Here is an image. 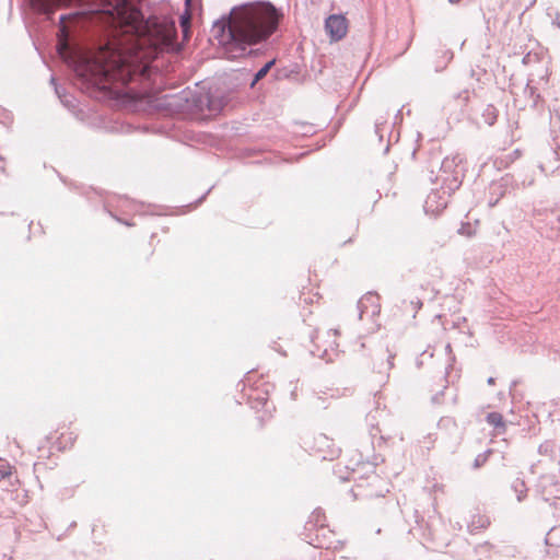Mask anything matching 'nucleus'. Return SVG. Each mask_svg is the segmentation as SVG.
Returning a JSON list of instances; mask_svg holds the SVG:
<instances>
[{"label": "nucleus", "instance_id": "nucleus-1", "mask_svg": "<svg viewBox=\"0 0 560 560\" xmlns=\"http://www.w3.org/2000/svg\"><path fill=\"white\" fill-rule=\"evenodd\" d=\"M35 10L54 14L56 10L72 3L94 7L110 18L117 30L106 46L101 47L86 62L91 79L102 90H108L116 98L144 102L150 106L160 98L155 93L138 91L129 82L143 80L149 62L159 51L170 47L175 38V27L167 22L143 21L139 10L127 0H31Z\"/></svg>", "mask_w": 560, "mask_h": 560}, {"label": "nucleus", "instance_id": "nucleus-2", "mask_svg": "<svg viewBox=\"0 0 560 560\" xmlns=\"http://www.w3.org/2000/svg\"><path fill=\"white\" fill-rule=\"evenodd\" d=\"M279 22V14L271 4L259 3L232 11L228 24L218 26L219 43L229 52L244 45H252L273 33Z\"/></svg>", "mask_w": 560, "mask_h": 560}, {"label": "nucleus", "instance_id": "nucleus-3", "mask_svg": "<svg viewBox=\"0 0 560 560\" xmlns=\"http://www.w3.org/2000/svg\"><path fill=\"white\" fill-rule=\"evenodd\" d=\"M462 182L459 177H443V182L440 188H432L423 205L425 214L438 215L443 211L447 203L452 192L459 188Z\"/></svg>", "mask_w": 560, "mask_h": 560}, {"label": "nucleus", "instance_id": "nucleus-4", "mask_svg": "<svg viewBox=\"0 0 560 560\" xmlns=\"http://www.w3.org/2000/svg\"><path fill=\"white\" fill-rule=\"evenodd\" d=\"M536 492L546 502L560 500V475L546 474L538 478Z\"/></svg>", "mask_w": 560, "mask_h": 560}, {"label": "nucleus", "instance_id": "nucleus-5", "mask_svg": "<svg viewBox=\"0 0 560 560\" xmlns=\"http://www.w3.org/2000/svg\"><path fill=\"white\" fill-rule=\"evenodd\" d=\"M394 358H395V355L392 354L388 351V349L383 348L382 346H377L372 349V354H371L372 362H371L370 366L372 368L373 371H375L380 374L386 373L394 366V363H393Z\"/></svg>", "mask_w": 560, "mask_h": 560}, {"label": "nucleus", "instance_id": "nucleus-6", "mask_svg": "<svg viewBox=\"0 0 560 560\" xmlns=\"http://www.w3.org/2000/svg\"><path fill=\"white\" fill-rule=\"evenodd\" d=\"M325 30L331 40H340L348 33V20L341 14H331L325 21Z\"/></svg>", "mask_w": 560, "mask_h": 560}, {"label": "nucleus", "instance_id": "nucleus-7", "mask_svg": "<svg viewBox=\"0 0 560 560\" xmlns=\"http://www.w3.org/2000/svg\"><path fill=\"white\" fill-rule=\"evenodd\" d=\"M314 447L322 455L323 459L332 460L340 454V448L325 434H319L315 438Z\"/></svg>", "mask_w": 560, "mask_h": 560}, {"label": "nucleus", "instance_id": "nucleus-8", "mask_svg": "<svg viewBox=\"0 0 560 560\" xmlns=\"http://www.w3.org/2000/svg\"><path fill=\"white\" fill-rule=\"evenodd\" d=\"M359 310V318L362 319L363 314L369 311L371 307L372 315H376L380 313V304H378V295L373 292H368L364 294L357 304Z\"/></svg>", "mask_w": 560, "mask_h": 560}, {"label": "nucleus", "instance_id": "nucleus-9", "mask_svg": "<svg viewBox=\"0 0 560 560\" xmlns=\"http://www.w3.org/2000/svg\"><path fill=\"white\" fill-rule=\"evenodd\" d=\"M509 177H500L491 182L489 191L491 198L489 200L490 206H495L500 198H502L506 192Z\"/></svg>", "mask_w": 560, "mask_h": 560}, {"label": "nucleus", "instance_id": "nucleus-10", "mask_svg": "<svg viewBox=\"0 0 560 560\" xmlns=\"http://www.w3.org/2000/svg\"><path fill=\"white\" fill-rule=\"evenodd\" d=\"M541 456L548 457L550 460H557L560 464V443L557 440H546L538 447Z\"/></svg>", "mask_w": 560, "mask_h": 560}, {"label": "nucleus", "instance_id": "nucleus-11", "mask_svg": "<svg viewBox=\"0 0 560 560\" xmlns=\"http://www.w3.org/2000/svg\"><path fill=\"white\" fill-rule=\"evenodd\" d=\"M326 522L325 513L322 509H315L312 514L310 515L306 524L305 529L312 530L314 528H324Z\"/></svg>", "mask_w": 560, "mask_h": 560}, {"label": "nucleus", "instance_id": "nucleus-12", "mask_svg": "<svg viewBox=\"0 0 560 560\" xmlns=\"http://www.w3.org/2000/svg\"><path fill=\"white\" fill-rule=\"evenodd\" d=\"M487 422L492 425L498 434L505 432V422L503 416L500 412H489L486 417Z\"/></svg>", "mask_w": 560, "mask_h": 560}, {"label": "nucleus", "instance_id": "nucleus-13", "mask_svg": "<svg viewBox=\"0 0 560 560\" xmlns=\"http://www.w3.org/2000/svg\"><path fill=\"white\" fill-rule=\"evenodd\" d=\"M511 489L516 494V499L518 502H522L526 498L528 489L523 479L516 478L515 480H513V482L511 483Z\"/></svg>", "mask_w": 560, "mask_h": 560}, {"label": "nucleus", "instance_id": "nucleus-14", "mask_svg": "<svg viewBox=\"0 0 560 560\" xmlns=\"http://www.w3.org/2000/svg\"><path fill=\"white\" fill-rule=\"evenodd\" d=\"M488 524H489L488 518L479 516L478 521L472 520L471 523L468 524V528H469L470 533H474L476 529L487 527Z\"/></svg>", "mask_w": 560, "mask_h": 560}, {"label": "nucleus", "instance_id": "nucleus-15", "mask_svg": "<svg viewBox=\"0 0 560 560\" xmlns=\"http://www.w3.org/2000/svg\"><path fill=\"white\" fill-rule=\"evenodd\" d=\"M491 453L492 452L489 450L481 454H478L474 460V465H472L474 468L477 469V468H480L481 466H483L487 463Z\"/></svg>", "mask_w": 560, "mask_h": 560}, {"label": "nucleus", "instance_id": "nucleus-16", "mask_svg": "<svg viewBox=\"0 0 560 560\" xmlns=\"http://www.w3.org/2000/svg\"><path fill=\"white\" fill-rule=\"evenodd\" d=\"M275 61L271 60L269 62H267L255 75V80L253 82L252 85H254L256 82H258L259 80H261L264 77L267 75V73L269 72V70L271 69V67L273 66Z\"/></svg>", "mask_w": 560, "mask_h": 560}, {"label": "nucleus", "instance_id": "nucleus-17", "mask_svg": "<svg viewBox=\"0 0 560 560\" xmlns=\"http://www.w3.org/2000/svg\"><path fill=\"white\" fill-rule=\"evenodd\" d=\"M560 529L559 528H552L548 534H547V537H546V544L547 545H553L552 540L555 538V536L558 534Z\"/></svg>", "mask_w": 560, "mask_h": 560}, {"label": "nucleus", "instance_id": "nucleus-18", "mask_svg": "<svg viewBox=\"0 0 560 560\" xmlns=\"http://www.w3.org/2000/svg\"><path fill=\"white\" fill-rule=\"evenodd\" d=\"M214 185H212L211 187H209L207 189V191L196 201L195 203V207L199 206L200 203L203 202V200L206 199V197L210 194V191L213 189Z\"/></svg>", "mask_w": 560, "mask_h": 560}, {"label": "nucleus", "instance_id": "nucleus-19", "mask_svg": "<svg viewBox=\"0 0 560 560\" xmlns=\"http://www.w3.org/2000/svg\"><path fill=\"white\" fill-rule=\"evenodd\" d=\"M411 305H413L415 310H420L422 307V302L417 299V301H411Z\"/></svg>", "mask_w": 560, "mask_h": 560}, {"label": "nucleus", "instance_id": "nucleus-20", "mask_svg": "<svg viewBox=\"0 0 560 560\" xmlns=\"http://www.w3.org/2000/svg\"><path fill=\"white\" fill-rule=\"evenodd\" d=\"M487 383H488L489 385H493V384L495 383L494 377H489V378H488V381H487Z\"/></svg>", "mask_w": 560, "mask_h": 560}, {"label": "nucleus", "instance_id": "nucleus-21", "mask_svg": "<svg viewBox=\"0 0 560 560\" xmlns=\"http://www.w3.org/2000/svg\"><path fill=\"white\" fill-rule=\"evenodd\" d=\"M432 184H434V185L439 184V177H435L434 179H432Z\"/></svg>", "mask_w": 560, "mask_h": 560}, {"label": "nucleus", "instance_id": "nucleus-22", "mask_svg": "<svg viewBox=\"0 0 560 560\" xmlns=\"http://www.w3.org/2000/svg\"><path fill=\"white\" fill-rule=\"evenodd\" d=\"M61 178H62V182H63L65 185H67V186L70 185L66 178H63V177H61Z\"/></svg>", "mask_w": 560, "mask_h": 560}, {"label": "nucleus", "instance_id": "nucleus-23", "mask_svg": "<svg viewBox=\"0 0 560 560\" xmlns=\"http://www.w3.org/2000/svg\"><path fill=\"white\" fill-rule=\"evenodd\" d=\"M557 25L560 27V15L557 16Z\"/></svg>", "mask_w": 560, "mask_h": 560}, {"label": "nucleus", "instance_id": "nucleus-24", "mask_svg": "<svg viewBox=\"0 0 560 560\" xmlns=\"http://www.w3.org/2000/svg\"><path fill=\"white\" fill-rule=\"evenodd\" d=\"M371 436H372V438H373V440H374V439H375V436H376V432L371 431Z\"/></svg>", "mask_w": 560, "mask_h": 560}, {"label": "nucleus", "instance_id": "nucleus-25", "mask_svg": "<svg viewBox=\"0 0 560 560\" xmlns=\"http://www.w3.org/2000/svg\"><path fill=\"white\" fill-rule=\"evenodd\" d=\"M66 47H67V44H66V43H63V44H61V45H60V49H63V48H66Z\"/></svg>", "mask_w": 560, "mask_h": 560}, {"label": "nucleus", "instance_id": "nucleus-26", "mask_svg": "<svg viewBox=\"0 0 560 560\" xmlns=\"http://www.w3.org/2000/svg\"><path fill=\"white\" fill-rule=\"evenodd\" d=\"M446 350H447V351H451V345H447V346H446Z\"/></svg>", "mask_w": 560, "mask_h": 560}, {"label": "nucleus", "instance_id": "nucleus-27", "mask_svg": "<svg viewBox=\"0 0 560 560\" xmlns=\"http://www.w3.org/2000/svg\"><path fill=\"white\" fill-rule=\"evenodd\" d=\"M382 441H384V436H383V435H381V436H380V443H381Z\"/></svg>", "mask_w": 560, "mask_h": 560}]
</instances>
